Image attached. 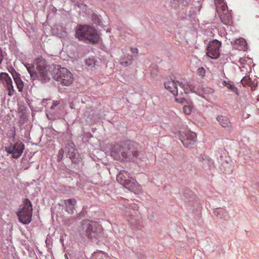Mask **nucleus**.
Instances as JSON below:
<instances>
[{"label": "nucleus", "instance_id": "18", "mask_svg": "<svg viewBox=\"0 0 259 259\" xmlns=\"http://www.w3.org/2000/svg\"><path fill=\"white\" fill-rule=\"evenodd\" d=\"M64 203L66 206V211L70 214H73L74 212V206L76 203L75 199H70L64 200Z\"/></svg>", "mask_w": 259, "mask_h": 259}, {"label": "nucleus", "instance_id": "23", "mask_svg": "<svg viewBox=\"0 0 259 259\" xmlns=\"http://www.w3.org/2000/svg\"><path fill=\"white\" fill-rule=\"evenodd\" d=\"M214 215H216L220 219L225 218L228 214L227 211L222 208H217L214 211Z\"/></svg>", "mask_w": 259, "mask_h": 259}, {"label": "nucleus", "instance_id": "19", "mask_svg": "<svg viewBox=\"0 0 259 259\" xmlns=\"http://www.w3.org/2000/svg\"><path fill=\"white\" fill-rule=\"evenodd\" d=\"M234 47L239 50L245 51L247 49V44L244 39L240 38L235 40Z\"/></svg>", "mask_w": 259, "mask_h": 259}, {"label": "nucleus", "instance_id": "5", "mask_svg": "<svg viewBox=\"0 0 259 259\" xmlns=\"http://www.w3.org/2000/svg\"><path fill=\"white\" fill-rule=\"evenodd\" d=\"M116 180L120 184L135 193L141 191V187L138 182L126 171H121L117 176Z\"/></svg>", "mask_w": 259, "mask_h": 259}, {"label": "nucleus", "instance_id": "26", "mask_svg": "<svg viewBox=\"0 0 259 259\" xmlns=\"http://www.w3.org/2000/svg\"><path fill=\"white\" fill-rule=\"evenodd\" d=\"M192 108L190 106L185 105L183 107L184 112L186 114H190L192 111Z\"/></svg>", "mask_w": 259, "mask_h": 259}, {"label": "nucleus", "instance_id": "13", "mask_svg": "<svg viewBox=\"0 0 259 259\" xmlns=\"http://www.w3.org/2000/svg\"><path fill=\"white\" fill-rule=\"evenodd\" d=\"M0 82L5 84L9 91L8 95L12 96L14 92V87L11 77L7 73L2 72L0 73Z\"/></svg>", "mask_w": 259, "mask_h": 259}, {"label": "nucleus", "instance_id": "33", "mask_svg": "<svg viewBox=\"0 0 259 259\" xmlns=\"http://www.w3.org/2000/svg\"><path fill=\"white\" fill-rule=\"evenodd\" d=\"M132 207L134 209H135L137 208V205L135 204H134L133 206H132Z\"/></svg>", "mask_w": 259, "mask_h": 259}, {"label": "nucleus", "instance_id": "10", "mask_svg": "<svg viewBox=\"0 0 259 259\" xmlns=\"http://www.w3.org/2000/svg\"><path fill=\"white\" fill-rule=\"evenodd\" d=\"M24 149V145L20 141L10 145L5 148V151L9 154H12L14 158H18L22 155Z\"/></svg>", "mask_w": 259, "mask_h": 259}, {"label": "nucleus", "instance_id": "12", "mask_svg": "<svg viewBox=\"0 0 259 259\" xmlns=\"http://www.w3.org/2000/svg\"><path fill=\"white\" fill-rule=\"evenodd\" d=\"M221 46V42L217 40L209 42L207 50V56L211 59L218 58L220 55L219 51Z\"/></svg>", "mask_w": 259, "mask_h": 259}, {"label": "nucleus", "instance_id": "7", "mask_svg": "<svg viewBox=\"0 0 259 259\" xmlns=\"http://www.w3.org/2000/svg\"><path fill=\"white\" fill-rule=\"evenodd\" d=\"M32 210L30 201L28 199H25L23 208L18 213L20 221L24 224H29L31 221Z\"/></svg>", "mask_w": 259, "mask_h": 259}, {"label": "nucleus", "instance_id": "25", "mask_svg": "<svg viewBox=\"0 0 259 259\" xmlns=\"http://www.w3.org/2000/svg\"><path fill=\"white\" fill-rule=\"evenodd\" d=\"M251 80L249 76H245L241 80V83L244 86L249 85L251 84Z\"/></svg>", "mask_w": 259, "mask_h": 259}, {"label": "nucleus", "instance_id": "15", "mask_svg": "<svg viewBox=\"0 0 259 259\" xmlns=\"http://www.w3.org/2000/svg\"><path fill=\"white\" fill-rule=\"evenodd\" d=\"M216 119L223 127L226 128L228 131L231 130V123L227 117L223 115H218Z\"/></svg>", "mask_w": 259, "mask_h": 259}, {"label": "nucleus", "instance_id": "1", "mask_svg": "<svg viewBox=\"0 0 259 259\" xmlns=\"http://www.w3.org/2000/svg\"><path fill=\"white\" fill-rule=\"evenodd\" d=\"M36 71L32 64H25L30 78L32 80L38 79L43 83L48 82L53 77V66H48L46 60L42 58H38L36 60Z\"/></svg>", "mask_w": 259, "mask_h": 259}, {"label": "nucleus", "instance_id": "4", "mask_svg": "<svg viewBox=\"0 0 259 259\" xmlns=\"http://www.w3.org/2000/svg\"><path fill=\"white\" fill-rule=\"evenodd\" d=\"M81 228L79 230V233L80 236L85 238V237L90 240L97 239L100 236L98 232L99 228L98 224L89 220H84L81 222Z\"/></svg>", "mask_w": 259, "mask_h": 259}, {"label": "nucleus", "instance_id": "9", "mask_svg": "<svg viewBox=\"0 0 259 259\" xmlns=\"http://www.w3.org/2000/svg\"><path fill=\"white\" fill-rule=\"evenodd\" d=\"M179 81H176L172 78L168 79L164 83L165 89L171 92L174 96H176V101L183 104L185 101L184 97H179V90L178 84Z\"/></svg>", "mask_w": 259, "mask_h": 259}, {"label": "nucleus", "instance_id": "16", "mask_svg": "<svg viewBox=\"0 0 259 259\" xmlns=\"http://www.w3.org/2000/svg\"><path fill=\"white\" fill-rule=\"evenodd\" d=\"M198 91V94L206 99H209L213 93V90L208 87H200Z\"/></svg>", "mask_w": 259, "mask_h": 259}, {"label": "nucleus", "instance_id": "32", "mask_svg": "<svg viewBox=\"0 0 259 259\" xmlns=\"http://www.w3.org/2000/svg\"><path fill=\"white\" fill-rule=\"evenodd\" d=\"M47 101V99H43L42 101V103L44 104Z\"/></svg>", "mask_w": 259, "mask_h": 259}, {"label": "nucleus", "instance_id": "6", "mask_svg": "<svg viewBox=\"0 0 259 259\" xmlns=\"http://www.w3.org/2000/svg\"><path fill=\"white\" fill-rule=\"evenodd\" d=\"M53 78L64 85H70L73 81L72 74L66 68L53 66Z\"/></svg>", "mask_w": 259, "mask_h": 259}, {"label": "nucleus", "instance_id": "14", "mask_svg": "<svg viewBox=\"0 0 259 259\" xmlns=\"http://www.w3.org/2000/svg\"><path fill=\"white\" fill-rule=\"evenodd\" d=\"M67 156L72 159L73 162H76L78 157L77 150L74 147V145L71 142H69L65 148Z\"/></svg>", "mask_w": 259, "mask_h": 259}, {"label": "nucleus", "instance_id": "2", "mask_svg": "<svg viewBox=\"0 0 259 259\" xmlns=\"http://www.w3.org/2000/svg\"><path fill=\"white\" fill-rule=\"evenodd\" d=\"M111 156L115 160H134L138 156L135 144L131 141L115 144L111 147Z\"/></svg>", "mask_w": 259, "mask_h": 259}, {"label": "nucleus", "instance_id": "8", "mask_svg": "<svg viewBox=\"0 0 259 259\" xmlns=\"http://www.w3.org/2000/svg\"><path fill=\"white\" fill-rule=\"evenodd\" d=\"M180 139L183 145L188 148H192L196 141V134L188 128L180 131Z\"/></svg>", "mask_w": 259, "mask_h": 259}, {"label": "nucleus", "instance_id": "20", "mask_svg": "<svg viewBox=\"0 0 259 259\" xmlns=\"http://www.w3.org/2000/svg\"><path fill=\"white\" fill-rule=\"evenodd\" d=\"M134 60V57L132 55L126 54L124 55L120 59V63L123 66L126 67L130 66Z\"/></svg>", "mask_w": 259, "mask_h": 259}, {"label": "nucleus", "instance_id": "21", "mask_svg": "<svg viewBox=\"0 0 259 259\" xmlns=\"http://www.w3.org/2000/svg\"><path fill=\"white\" fill-rule=\"evenodd\" d=\"M178 83L180 87L182 88L185 92V94H187L190 91L194 92L193 87L191 85H189L187 82L182 81L178 82Z\"/></svg>", "mask_w": 259, "mask_h": 259}, {"label": "nucleus", "instance_id": "30", "mask_svg": "<svg viewBox=\"0 0 259 259\" xmlns=\"http://www.w3.org/2000/svg\"><path fill=\"white\" fill-rule=\"evenodd\" d=\"M131 51L133 54H138V50L137 48H131Z\"/></svg>", "mask_w": 259, "mask_h": 259}, {"label": "nucleus", "instance_id": "29", "mask_svg": "<svg viewBox=\"0 0 259 259\" xmlns=\"http://www.w3.org/2000/svg\"><path fill=\"white\" fill-rule=\"evenodd\" d=\"M92 18L93 20H95V23H98L99 22V16L96 14H94L92 15Z\"/></svg>", "mask_w": 259, "mask_h": 259}, {"label": "nucleus", "instance_id": "27", "mask_svg": "<svg viewBox=\"0 0 259 259\" xmlns=\"http://www.w3.org/2000/svg\"><path fill=\"white\" fill-rule=\"evenodd\" d=\"M205 74V70L203 67H200L197 70V74L201 77H203Z\"/></svg>", "mask_w": 259, "mask_h": 259}, {"label": "nucleus", "instance_id": "3", "mask_svg": "<svg viewBox=\"0 0 259 259\" xmlns=\"http://www.w3.org/2000/svg\"><path fill=\"white\" fill-rule=\"evenodd\" d=\"M75 36L79 40L87 43L96 44L99 41V35L96 30L89 25L77 26Z\"/></svg>", "mask_w": 259, "mask_h": 259}, {"label": "nucleus", "instance_id": "22", "mask_svg": "<svg viewBox=\"0 0 259 259\" xmlns=\"http://www.w3.org/2000/svg\"><path fill=\"white\" fill-rule=\"evenodd\" d=\"M12 75L19 91L21 92L24 87L23 82L21 79V78L18 76V75L16 72L15 74H12Z\"/></svg>", "mask_w": 259, "mask_h": 259}, {"label": "nucleus", "instance_id": "24", "mask_svg": "<svg viewBox=\"0 0 259 259\" xmlns=\"http://www.w3.org/2000/svg\"><path fill=\"white\" fill-rule=\"evenodd\" d=\"M223 84L224 85L227 87L228 89H229L230 90L232 91L233 92L236 93L237 91V88L234 86L233 83L231 81H224L223 82Z\"/></svg>", "mask_w": 259, "mask_h": 259}, {"label": "nucleus", "instance_id": "11", "mask_svg": "<svg viewBox=\"0 0 259 259\" xmlns=\"http://www.w3.org/2000/svg\"><path fill=\"white\" fill-rule=\"evenodd\" d=\"M217 11L220 15V19L224 24L230 25L232 23L231 15L226 4H223L220 6H217Z\"/></svg>", "mask_w": 259, "mask_h": 259}, {"label": "nucleus", "instance_id": "17", "mask_svg": "<svg viewBox=\"0 0 259 259\" xmlns=\"http://www.w3.org/2000/svg\"><path fill=\"white\" fill-rule=\"evenodd\" d=\"M60 104V101H53V105L50 108V110L49 111L48 113H47V117L51 120L55 119L57 118H59V116L55 114V112L54 111L55 108L58 106Z\"/></svg>", "mask_w": 259, "mask_h": 259}, {"label": "nucleus", "instance_id": "28", "mask_svg": "<svg viewBox=\"0 0 259 259\" xmlns=\"http://www.w3.org/2000/svg\"><path fill=\"white\" fill-rule=\"evenodd\" d=\"M63 153H64V151L62 149H60L59 151V152H58V161H60L62 160V158H63Z\"/></svg>", "mask_w": 259, "mask_h": 259}, {"label": "nucleus", "instance_id": "34", "mask_svg": "<svg viewBox=\"0 0 259 259\" xmlns=\"http://www.w3.org/2000/svg\"><path fill=\"white\" fill-rule=\"evenodd\" d=\"M180 94H182V93L181 91H180Z\"/></svg>", "mask_w": 259, "mask_h": 259}, {"label": "nucleus", "instance_id": "31", "mask_svg": "<svg viewBox=\"0 0 259 259\" xmlns=\"http://www.w3.org/2000/svg\"><path fill=\"white\" fill-rule=\"evenodd\" d=\"M3 60V55L2 54V49L0 48V65L1 64Z\"/></svg>", "mask_w": 259, "mask_h": 259}]
</instances>
